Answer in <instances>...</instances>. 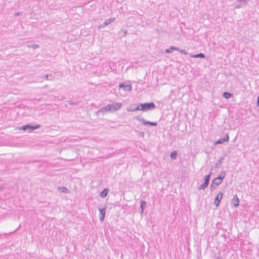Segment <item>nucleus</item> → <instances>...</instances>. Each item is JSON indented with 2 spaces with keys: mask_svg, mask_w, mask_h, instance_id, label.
Returning a JSON list of instances; mask_svg holds the SVG:
<instances>
[{
  "mask_svg": "<svg viewBox=\"0 0 259 259\" xmlns=\"http://www.w3.org/2000/svg\"><path fill=\"white\" fill-rule=\"evenodd\" d=\"M127 110L130 112L136 111L137 110H140V104L137 106L136 105H132L130 107L127 108Z\"/></svg>",
  "mask_w": 259,
  "mask_h": 259,
  "instance_id": "nucleus-11",
  "label": "nucleus"
},
{
  "mask_svg": "<svg viewBox=\"0 0 259 259\" xmlns=\"http://www.w3.org/2000/svg\"><path fill=\"white\" fill-rule=\"evenodd\" d=\"M99 211H100V220L101 222H102L104 221L105 215H106V207H104L102 208H99Z\"/></svg>",
  "mask_w": 259,
  "mask_h": 259,
  "instance_id": "nucleus-10",
  "label": "nucleus"
},
{
  "mask_svg": "<svg viewBox=\"0 0 259 259\" xmlns=\"http://www.w3.org/2000/svg\"><path fill=\"white\" fill-rule=\"evenodd\" d=\"M256 105L257 106H259V96L257 97V98Z\"/></svg>",
  "mask_w": 259,
  "mask_h": 259,
  "instance_id": "nucleus-26",
  "label": "nucleus"
},
{
  "mask_svg": "<svg viewBox=\"0 0 259 259\" xmlns=\"http://www.w3.org/2000/svg\"><path fill=\"white\" fill-rule=\"evenodd\" d=\"M231 204L235 207L239 205V199L237 195L233 196V199L231 200Z\"/></svg>",
  "mask_w": 259,
  "mask_h": 259,
  "instance_id": "nucleus-9",
  "label": "nucleus"
},
{
  "mask_svg": "<svg viewBox=\"0 0 259 259\" xmlns=\"http://www.w3.org/2000/svg\"><path fill=\"white\" fill-rule=\"evenodd\" d=\"M257 141L259 142V137L257 138Z\"/></svg>",
  "mask_w": 259,
  "mask_h": 259,
  "instance_id": "nucleus-29",
  "label": "nucleus"
},
{
  "mask_svg": "<svg viewBox=\"0 0 259 259\" xmlns=\"http://www.w3.org/2000/svg\"><path fill=\"white\" fill-rule=\"evenodd\" d=\"M174 48H170L169 49H167V50H166L165 52H166V53H170V52H171V50H174Z\"/></svg>",
  "mask_w": 259,
  "mask_h": 259,
  "instance_id": "nucleus-24",
  "label": "nucleus"
},
{
  "mask_svg": "<svg viewBox=\"0 0 259 259\" xmlns=\"http://www.w3.org/2000/svg\"><path fill=\"white\" fill-rule=\"evenodd\" d=\"M109 111H111V107H110V105H109L108 104L107 106H106L101 108L100 109H99V110L96 111V115H98L99 113H100V112L104 113H106V112H109Z\"/></svg>",
  "mask_w": 259,
  "mask_h": 259,
  "instance_id": "nucleus-7",
  "label": "nucleus"
},
{
  "mask_svg": "<svg viewBox=\"0 0 259 259\" xmlns=\"http://www.w3.org/2000/svg\"><path fill=\"white\" fill-rule=\"evenodd\" d=\"M136 119L139 121L142 122L143 124L145 125H149L150 126H156L157 125V122H151L146 120L143 117L138 116L136 117Z\"/></svg>",
  "mask_w": 259,
  "mask_h": 259,
  "instance_id": "nucleus-4",
  "label": "nucleus"
},
{
  "mask_svg": "<svg viewBox=\"0 0 259 259\" xmlns=\"http://www.w3.org/2000/svg\"><path fill=\"white\" fill-rule=\"evenodd\" d=\"M146 205V202H145V201L142 200L141 201L140 208L141 209V213H143Z\"/></svg>",
  "mask_w": 259,
  "mask_h": 259,
  "instance_id": "nucleus-19",
  "label": "nucleus"
},
{
  "mask_svg": "<svg viewBox=\"0 0 259 259\" xmlns=\"http://www.w3.org/2000/svg\"><path fill=\"white\" fill-rule=\"evenodd\" d=\"M119 88H123L126 91H130L132 90V86L130 84H125L124 83H122L119 84Z\"/></svg>",
  "mask_w": 259,
  "mask_h": 259,
  "instance_id": "nucleus-12",
  "label": "nucleus"
},
{
  "mask_svg": "<svg viewBox=\"0 0 259 259\" xmlns=\"http://www.w3.org/2000/svg\"><path fill=\"white\" fill-rule=\"evenodd\" d=\"M67 102L70 105H77L78 102L76 101V102H73L72 101H67Z\"/></svg>",
  "mask_w": 259,
  "mask_h": 259,
  "instance_id": "nucleus-22",
  "label": "nucleus"
},
{
  "mask_svg": "<svg viewBox=\"0 0 259 259\" xmlns=\"http://www.w3.org/2000/svg\"><path fill=\"white\" fill-rule=\"evenodd\" d=\"M40 127V125L37 124L35 125H32L31 124H26L23 126H22L19 127L20 130H22L23 131L28 130L29 132L33 131L39 128Z\"/></svg>",
  "mask_w": 259,
  "mask_h": 259,
  "instance_id": "nucleus-3",
  "label": "nucleus"
},
{
  "mask_svg": "<svg viewBox=\"0 0 259 259\" xmlns=\"http://www.w3.org/2000/svg\"><path fill=\"white\" fill-rule=\"evenodd\" d=\"M226 176V172L225 170L221 171L220 175L213 179L210 186V191L213 192L217 187L221 184Z\"/></svg>",
  "mask_w": 259,
  "mask_h": 259,
  "instance_id": "nucleus-1",
  "label": "nucleus"
},
{
  "mask_svg": "<svg viewBox=\"0 0 259 259\" xmlns=\"http://www.w3.org/2000/svg\"><path fill=\"white\" fill-rule=\"evenodd\" d=\"M58 190L60 192H62V193H68L69 192V191L68 190V189L67 188H66L65 187H63V186L59 187L58 188Z\"/></svg>",
  "mask_w": 259,
  "mask_h": 259,
  "instance_id": "nucleus-16",
  "label": "nucleus"
},
{
  "mask_svg": "<svg viewBox=\"0 0 259 259\" xmlns=\"http://www.w3.org/2000/svg\"><path fill=\"white\" fill-rule=\"evenodd\" d=\"M42 78L44 79H49V75L46 74V75H44Z\"/></svg>",
  "mask_w": 259,
  "mask_h": 259,
  "instance_id": "nucleus-25",
  "label": "nucleus"
},
{
  "mask_svg": "<svg viewBox=\"0 0 259 259\" xmlns=\"http://www.w3.org/2000/svg\"><path fill=\"white\" fill-rule=\"evenodd\" d=\"M194 57H201V58H203L204 57V55L203 54L200 53V54H197L196 55H195Z\"/></svg>",
  "mask_w": 259,
  "mask_h": 259,
  "instance_id": "nucleus-23",
  "label": "nucleus"
},
{
  "mask_svg": "<svg viewBox=\"0 0 259 259\" xmlns=\"http://www.w3.org/2000/svg\"><path fill=\"white\" fill-rule=\"evenodd\" d=\"M100 67V68H101L102 67H104L105 68H107V71H103V72H101V73H97L98 75H99V74H101V75H106L107 74V72L109 70V69H112V68L110 67V66H108V65H106V66H99Z\"/></svg>",
  "mask_w": 259,
  "mask_h": 259,
  "instance_id": "nucleus-17",
  "label": "nucleus"
},
{
  "mask_svg": "<svg viewBox=\"0 0 259 259\" xmlns=\"http://www.w3.org/2000/svg\"><path fill=\"white\" fill-rule=\"evenodd\" d=\"M233 94L227 92H225L223 93V97L227 99H228L230 98L233 97Z\"/></svg>",
  "mask_w": 259,
  "mask_h": 259,
  "instance_id": "nucleus-18",
  "label": "nucleus"
},
{
  "mask_svg": "<svg viewBox=\"0 0 259 259\" xmlns=\"http://www.w3.org/2000/svg\"><path fill=\"white\" fill-rule=\"evenodd\" d=\"M4 189V186L3 185H0V192L2 191Z\"/></svg>",
  "mask_w": 259,
  "mask_h": 259,
  "instance_id": "nucleus-27",
  "label": "nucleus"
},
{
  "mask_svg": "<svg viewBox=\"0 0 259 259\" xmlns=\"http://www.w3.org/2000/svg\"><path fill=\"white\" fill-rule=\"evenodd\" d=\"M223 194L221 191H219L217 194L215 199L214 203L218 207L221 202V201L223 198Z\"/></svg>",
  "mask_w": 259,
  "mask_h": 259,
  "instance_id": "nucleus-5",
  "label": "nucleus"
},
{
  "mask_svg": "<svg viewBox=\"0 0 259 259\" xmlns=\"http://www.w3.org/2000/svg\"><path fill=\"white\" fill-rule=\"evenodd\" d=\"M217 259H222V257L221 256H218Z\"/></svg>",
  "mask_w": 259,
  "mask_h": 259,
  "instance_id": "nucleus-28",
  "label": "nucleus"
},
{
  "mask_svg": "<svg viewBox=\"0 0 259 259\" xmlns=\"http://www.w3.org/2000/svg\"><path fill=\"white\" fill-rule=\"evenodd\" d=\"M140 110L143 111H146L148 110H152L156 108L155 104L153 102L140 103Z\"/></svg>",
  "mask_w": 259,
  "mask_h": 259,
  "instance_id": "nucleus-2",
  "label": "nucleus"
},
{
  "mask_svg": "<svg viewBox=\"0 0 259 259\" xmlns=\"http://www.w3.org/2000/svg\"><path fill=\"white\" fill-rule=\"evenodd\" d=\"M177 152L176 151H174L170 153V157L171 159L173 160H175L177 159Z\"/></svg>",
  "mask_w": 259,
  "mask_h": 259,
  "instance_id": "nucleus-20",
  "label": "nucleus"
},
{
  "mask_svg": "<svg viewBox=\"0 0 259 259\" xmlns=\"http://www.w3.org/2000/svg\"><path fill=\"white\" fill-rule=\"evenodd\" d=\"M110 105L111 111H117L120 109L122 104L120 103H115L114 104H109Z\"/></svg>",
  "mask_w": 259,
  "mask_h": 259,
  "instance_id": "nucleus-6",
  "label": "nucleus"
},
{
  "mask_svg": "<svg viewBox=\"0 0 259 259\" xmlns=\"http://www.w3.org/2000/svg\"><path fill=\"white\" fill-rule=\"evenodd\" d=\"M109 189L108 188H105L103 191H102L100 193V196L101 198H105L109 192Z\"/></svg>",
  "mask_w": 259,
  "mask_h": 259,
  "instance_id": "nucleus-13",
  "label": "nucleus"
},
{
  "mask_svg": "<svg viewBox=\"0 0 259 259\" xmlns=\"http://www.w3.org/2000/svg\"><path fill=\"white\" fill-rule=\"evenodd\" d=\"M208 183L204 181V182L202 184H201L199 187H198V189L199 190H204L208 187Z\"/></svg>",
  "mask_w": 259,
  "mask_h": 259,
  "instance_id": "nucleus-15",
  "label": "nucleus"
},
{
  "mask_svg": "<svg viewBox=\"0 0 259 259\" xmlns=\"http://www.w3.org/2000/svg\"><path fill=\"white\" fill-rule=\"evenodd\" d=\"M229 140V137L228 134H226V136L224 138H221L218 140H217L215 143V145L223 144L224 142H228Z\"/></svg>",
  "mask_w": 259,
  "mask_h": 259,
  "instance_id": "nucleus-8",
  "label": "nucleus"
},
{
  "mask_svg": "<svg viewBox=\"0 0 259 259\" xmlns=\"http://www.w3.org/2000/svg\"><path fill=\"white\" fill-rule=\"evenodd\" d=\"M224 159H225L224 157H220V158L218 160V161L215 164V167H216V168L220 167L221 166L222 163L224 161Z\"/></svg>",
  "mask_w": 259,
  "mask_h": 259,
  "instance_id": "nucleus-14",
  "label": "nucleus"
},
{
  "mask_svg": "<svg viewBox=\"0 0 259 259\" xmlns=\"http://www.w3.org/2000/svg\"><path fill=\"white\" fill-rule=\"evenodd\" d=\"M212 174V172H210L209 174L206 175L204 178V180L205 182H206L208 183H209V181H210V177H211V175Z\"/></svg>",
  "mask_w": 259,
  "mask_h": 259,
  "instance_id": "nucleus-21",
  "label": "nucleus"
}]
</instances>
